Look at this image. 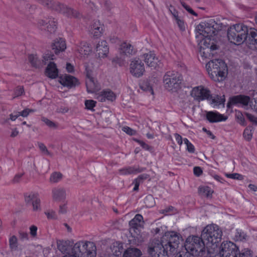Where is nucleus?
<instances>
[{"mask_svg": "<svg viewBox=\"0 0 257 257\" xmlns=\"http://www.w3.org/2000/svg\"><path fill=\"white\" fill-rule=\"evenodd\" d=\"M96 246L94 242L81 240L76 242L71 251L63 257H96Z\"/></svg>", "mask_w": 257, "mask_h": 257, "instance_id": "f257e3e1", "label": "nucleus"}, {"mask_svg": "<svg viewBox=\"0 0 257 257\" xmlns=\"http://www.w3.org/2000/svg\"><path fill=\"white\" fill-rule=\"evenodd\" d=\"M191 95L198 101L206 99L211 104H213L215 105L221 104L224 105L225 100L224 95L222 96H219L218 95L212 96L210 94V90L202 86L194 87L191 91Z\"/></svg>", "mask_w": 257, "mask_h": 257, "instance_id": "f03ea898", "label": "nucleus"}, {"mask_svg": "<svg viewBox=\"0 0 257 257\" xmlns=\"http://www.w3.org/2000/svg\"><path fill=\"white\" fill-rule=\"evenodd\" d=\"M220 257H250V250L244 249L240 251L236 245L231 241H223L219 247Z\"/></svg>", "mask_w": 257, "mask_h": 257, "instance_id": "7ed1b4c3", "label": "nucleus"}, {"mask_svg": "<svg viewBox=\"0 0 257 257\" xmlns=\"http://www.w3.org/2000/svg\"><path fill=\"white\" fill-rule=\"evenodd\" d=\"M206 67L208 74L215 81H221L225 78L227 66L221 60H211L206 64Z\"/></svg>", "mask_w": 257, "mask_h": 257, "instance_id": "20e7f679", "label": "nucleus"}, {"mask_svg": "<svg viewBox=\"0 0 257 257\" xmlns=\"http://www.w3.org/2000/svg\"><path fill=\"white\" fill-rule=\"evenodd\" d=\"M205 242L202 236H189L185 241V247L186 251L194 256H202L205 252Z\"/></svg>", "mask_w": 257, "mask_h": 257, "instance_id": "39448f33", "label": "nucleus"}, {"mask_svg": "<svg viewBox=\"0 0 257 257\" xmlns=\"http://www.w3.org/2000/svg\"><path fill=\"white\" fill-rule=\"evenodd\" d=\"M248 33V28L242 24H236L227 31L228 40L234 44H240L244 42Z\"/></svg>", "mask_w": 257, "mask_h": 257, "instance_id": "423d86ee", "label": "nucleus"}, {"mask_svg": "<svg viewBox=\"0 0 257 257\" xmlns=\"http://www.w3.org/2000/svg\"><path fill=\"white\" fill-rule=\"evenodd\" d=\"M222 236V231L216 224L207 225L203 230L201 236L206 244H215L220 241Z\"/></svg>", "mask_w": 257, "mask_h": 257, "instance_id": "0eeeda50", "label": "nucleus"}, {"mask_svg": "<svg viewBox=\"0 0 257 257\" xmlns=\"http://www.w3.org/2000/svg\"><path fill=\"white\" fill-rule=\"evenodd\" d=\"M221 27L212 19L202 23L196 27L197 38H202L203 37H211L215 35L216 32L221 29Z\"/></svg>", "mask_w": 257, "mask_h": 257, "instance_id": "6e6552de", "label": "nucleus"}, {"mask_svg": "<svg viewBox=\"0 0 257 257\" xmlns=\"http://www.w3.org/2000/svg\"><path fill=\"white\" fill-rule=\"evenodd\" d=\"M161 240L164 245V249H167L170 255L176 251L180 241L182 240V237L176 232L168 231L163 236Z\"/></svg>", "mask_w": 257, "mask_h": 257, "instance_id": "1a4fd4ad", "label": "nucleus"}, {"mask_svg": "<svg viewBox=\"0 0 257 257\" xmlns=\"http://www.w3.org/2000/svg\"><path fill=\"white\" fill-rule=\"evenodd\" d=\"M198 43V49L200 55L205 58H209L213 55V52L218 49L213 41L209 37H203Z\"/></svg>", "mask_w": 257, "mask_h": 257, "instance_id": "9d476101", "label": "nucleus"}, {"mask_svg": "<svg viewBox=\"0 0 257 257\" xmlns=\"http://www.w3.org/2000/svg\"><path fill=\"white\" fill-rule=\"evenodd\" d=\"M163 82L165 88L176 92L181 88V78L177 73L168 71L164 76Z\"/></svg>", "mask_w": 257, "mask_h": 257, "instance_id": "9b49d317", "label": "nucleus"}, {"mask_svg": "<svg viewBox=\"0 0 257 257\" xmlns=\"http://www.w3.org/2000/svg\"><path fill=\"white\" fill-rule=\"evenodd\" d=\"M162 241L154 239L148 245L147 251L151 257H169L167 249H164Z\"/></svg>", "mask_w": 257, "mask_h": 257, "instance_id": "f8f14e48", "label": "nucleus"}, {"mask_svg": "<svg viewBox=\"0 0 257 257\" xmlns=\"http://www.w3.org/2000/svg\"><path fill=\"white\" fill-rule=\"evenodd\" d=\"M86 86L89 93H94L100 89V86L97 81L92 77V71L86 67Z\"/></svg>", "mask_w": 257, "mask_h": 257, "instance_id": "ddd939ff", "label": "nucleus"}, {"mask_svg": "<svg viewBox=\"0 0 257 257\" xmlns=\"http://www.w3.org/2000/svg\"><path fill=\"white\" fill-rule=\"evenodd\" d=\"M130 69L131 73L136 77L142 76L145 71L144 64L139 59L131 61Z\"/></svg>", "mask_w": 257, "mask_h": 257, "instance_id": "4468645a", "label": "nucleus"}, {"mask_svg": "<svg viewBox=\"0 0 257 257\" xmlns=\"http://www.w3.org/2000/svg\"><path fill=\"white\" fill-rule=\"evenodd\" d=\"M57 21L54 18H48L45 20H41L38 24L42 30L48 32L49 34H53L57 29Z\"/></svg>", "mask_w": 257, "mask_h": 257, "instance_id": "2eb2a0df", "label": "nucleus"}, {"mask_svg": "<svg viewBox=\"0 0 257 257\" xmlns=\"http://www.w3.org/2000/svg\"><path fill=\"white\" fill-rule=\"evenodd\" d=\"M248 47L251 49H257V31L255 29L248 30L245 41Z\"/></svg>", "mask_w": 257, "mask_h": 257, "instance_id": "dca6fc26", "label": "nucleus"}, {"mask_svg": "<svg viewBox=\"0 0 257 257\" xmlns=\"http://www.w3.org/2000/svg\"><path fill=\"white\" fill-rule=\"evenodd\" d=\"M249 102L250 97L249 96L244 95H238L230 98L229 102L227 103V106L229 107L230 104H240L244 106H247Z\"/></svg>", "mask_w": 257, "mask_h": 257, "instance_id": "f3484780", "label": "nucleus"}, {"mask_svg": "<svg viewBox=\"0 0 257 257\" xmlns=\"http://www.w3.org/2000/svg\"><path fill=\"white\" fill-rule=\"evenodd\" d=\"M143 58H144L145 62L149 67L156 68L160 65V60L152 52L144 54L143 56Z\"/></svg>", "mask_w": 257, "mask_h": 257, "instance_id": "a211bd4d", "label": "nucleus"}, {"mask_svg": "<svg viewBox=\"0 0 257 257\" xmlns=\"http://www.w3.org/2000/svg\"><path fill=\"white\" fill-rule=\"evenodd\" d=\"M59 82L62 85L68 87H74L79 84L76 78L67 74L61 76L59 78Z\"/></svg>", "mask_w": 257, "mask_h": 257, "instance_id": "6ab92c4d", "label": "nucleus"}, {"mask_svg": "<svg viewBox=\"0 0 257 257\" xmlns=\"http://www.w3.org/2000/svg\"><path fill=\"white\" fill-rule=\"evenodd\" d=\"M52 199L56 202L64 200L66 198V190L61 187H56L52 190Z\"/></svg>", "mask_w": 257, "mask_h": 257, "instance_id": "aec40b11", "label": "nucleus"}, {"mask_svg": "<svg viewBox=\"0 0 257 257\" xmlns=\"http://www.w3.org/2000/svg\"><path fill=\"white\" fill-rule=\"evenodd\" d=\"M96 51L99 57H105L109 52L107 42L104 40L98 42L96 46Z\"/></svg>", "mask_w": 257, "mask_h": 257, "instance_id": "412c9836", "label": "nucleus"}, {"mask_svg": "<svg viewBox=\"0 0 257 257\" xmlns=\"http://www.w3.org/2000/svg\"><path fill=\"white\" fill-rule=\"evenodd\" d=\"M206 118L211 123L226 120L227 117L218 112L208 111L206 113Z\"/></svg>", "mask_w": 257, "mask_h": 257, "instance_id": "4be33fe9", "label": "nucleus"}, {"mask_svg": "<svg viewBox=\"0 0 257 257\" xmlns=\"http://www.w3.org/2000/svg\"><path fill=\"white\" fill-rule=\"evenodd\" d=\"M115 94L110 90H105L101 91L100 94H97L96 98L100 102H104L106 99L110 101H113L115 99Z\"/></svg>", "mask_w": 257, "mask_h": 257, "instance_id": "5701e85b", "label": "nucleus"}, {"mask_svg": "<svg viewBox=\"0 0 257 257\" xmlns=\"http://www.w3.org/2000/svg\"><path fill=\"white\" fill-rule=\"evenodd\" d=\"M58 249L62 253L70 252L73 248L71 242L69 240H59L57 242Z\"/></svg>", "mask_w": 257, "mask_h": 257, "instance_id": "b1692460", "label": "nucleus"}, {"mask_svg": "<svg viewBox=\"0 0 257 257\" xmlns=\"http://www.w3.org/2000/svg\"><path fill=\"white\" fill-rule=\"evenodd\" d=\"M52 48L55 53L58 54L59 52L64 51L66 48L65 42L62 38L57 39L52 44Z\"/></svg>", "mask_w": 257, "mask_h": 257, "instance_id": "393cba45", "label": "nucleus"}, {"mask_svg": "<svg viewBox=\"0 0 257 257\" xmlns=\"http://www.w3.org/2000/svg\"><path fill=\"white\" fill-rule=\"evenodd\" d=\"M46 75L49 78H55L58 76V70L56 64L54 62H50L48 65L46 70Z\"/></svg>", "mask_w": 257, "mask_h": 257, "instance_id": "a878e982", "label": "nucleus"}, {"mask_svg": "<svg viewBox=\"0 0 257 257\" xmlns=\"http://www.w3.org/2000/svg\"><path fill=\"white\" fill-rule=\"evenodd\" d=\"M103 30V25H102L99 21L95 20L93 22L91 26L90 31L94 37H100L102 34Z\"/></svg>", "mask_w": 257, "mask_h": 257, "instance_id": "bb28decb", "label": "nucleus"}, {"mask_svg": "<svg viewBox=\"0 0 257 257\" xmlns=\"http://www.w3.org/2000/svg\"><path fill=\"white\" fill-rule=\"evenodd\" d=\"M142 255L141 251L135 247H130L124 251L123 257H140Z\"/></svg>", "mask_w": 257, "mask_h": 257, "instance_id": "cd10ccee", "label": "nucleus"}, {"mask_svg": "<svg viewBox=\"0 0 257 257\" xmlns=\"http://www.w3.org/2000/svg\"><path fill=\"white\" fill-rule=\"evenodd\" d=\"M130 232L132 236L135 238H139L142 235L143 227L141 224L137 225H130Z\"/></svg>", "mask_w": 257, "mask_h": 257, "instance_id": "c85d7f7f", "label": "nucleus"}, {"mask_svg": "<svg viewBox=\"0 0 257 257\" xmlns=\"http://www.w3.org/2000/svg\"><path fill=\"white\" fill-rule=\"evenodd\" d=\"M145 170V168H136L135 167H130L120 169L118 170L119 173L121 175H126L128 174H136L141 173Z\"/></svg>", "mask_w": 257, "mask_h": 257, "instance_id": "c756f323", "label": "nucleus"}, {"mask_svg": "<svg viewBox=\"0 0 257 257\" xmlns=\"http://www.w3.org/2000/svg\"><path fill=\"white\" fill-rule=\"evenodd\" d=\"M151 80H146L142 82L140 85V88L147 93H149L152 95L154 94L153 84L151 83Z\"/></svg>", "mask_w": 257, "mask_h": 257, "instance_id": "7c9ffc66", "label": "nucleus"}, {"mask_svg": "<svg viewBox=\"0 0 257 257\" xmlns=\"http://www.w3.org/2000/svg\"><path fill=\"white\" fill-rule=\"evenodd\" d=\"M121 52L126 56H131L136 53L134 47L130 44L123 43L121 46Z\"/></svg>", "mask_w": 257, "mask_h": 257, "instance_id": "2f4dec72", "label": "nucleus"}, {"mask_svg": "<svg viewBox=\"0 0 257 257\" xmlns=\"http://www.w3.org/2000/svg\"><path fill=\"white\" fill-rule=\"evenodd\" d=\"M77 51L82 55H88L91 52V48L85 42H82L78 46Z\"/></svg>", "mask_w": 257, "mask_h": 257, "instance_id": "473e14b6", "label": "nucleus"}, {"mask_svg": "<svg viewBox=\"0 0 257 257\" xmlns=\"http://www.w3.org/2000/svg\"><path fill=\"white\" fill-rule=\"evenodd\" d=\"M28 60L33 67L40 68L42 67L41 61L37 55L31 54L28 56Z\"/></svg>", "mask_w": 257, "mask_h": 257, "instance_id": "72a5a7b5", "label": "nucleus"}, {"mask_svg": "<svg viewBox=\"0 0 257 257\" xmlns=\"http://www.w3.org/2000/svg\"><path fill=\"white\" fill-rule=\"evenodd\" d=\"M169 11L172 14L174 18L176 20V22L180 29L181 30H184L185 28L184 22L182 19H181L180 17H179L178 11L175 8H173V10H171V9H169Z\"/></svg>", "mask_w": 257, "mask_h": 257, "instance_id": "f704fd0d", "label": "nucleus"}, {"mask_svg": "<svg viewBox=\"0 0 257 257\" xmlns=\"http://www.w3.org/2000/svg\"><path fill=\"white\" fill-rule=\"evenodd\" d=\"M64 15L68 18H79L80 13L76 10H75L71 8L68 7L67 6L63 13Z\"/></svg>", "mask_w": 257, "mask_h": 257, "instance_id": "c9c22d12", "label": "nucleus"}, {"mask_svg": "<svg viewBox=\"0 0 257 257\" xmlns=\"http://www.w3.org/2000/svg\"><path fill=\"white\" fill-rule=\"evenodd\" d=\"M55 59V56L50 52H47L43 56V59L41 60L42 67L47 64L48 65L50 62H52L51 60Z\"/></svg>", "mask_w": 257, "mask_h": 257, "instance_id": "e433bc0d", "label": "nucleus"}, {"mask_svg": "<svg viewBox=\"0 0 257 257\" xmlns=\"http://www.w3.org/2000/svg\"><path fill=\"white\" fill-rule=\"evenodd\" d=\"M63 177V175L59 172H54L50 176L49 181L52 183H56L60 181Z\"/></svg>", "mask_w": 257, "mask_h": 257, "instance_id": "4c0bfd02", "label": "nucleus"}, {"mask_svg": "<svg viewBox=\"0 0 257 257\" xmlns=\"http://www.w3.org/2000/svg\"><path fill=\"white\" fill-rule=\"evenodd\" d=\"M66 6L58 2H55L53 4L52 9L59 13H63Z\"/></svg>", "mask_w": 257, "mask_h": 257, "instance_id": "58836bf2", "label": "nucleus"}, {"mask_svg": "<svg viewBox=\"0 0 257 257\" xmlns=\"http://www.w3.org/2000/svg\"><path fill=\"white\" fill-rule=\"evenodd\" d=\"M212 191L207 186L201 187L199 188V193L200 195L209 197L211 196Z\"/></svg>", "mask_w": 257, "mask_h": 257, "instance_id": "ea45409f", "label": "nucleus"}, {"mask_svg": "<svg viewBox=\"0 0 257 257\" xmlns=\"http://www.w3.org/2000/svg\"><path fill=\"white\" fill-rule=\"evenodd\" d=\"M38 198V195L35 193H30L26 194L25 196V201L27 204H32V203Z\"/></svg>", "mask_w": 257, "mask_h": 257, "instance_id": "a19ab883", "label": "nucleus"}, {"mask_svg": "<svg viewBox=\"0 0 257 257\" xmlns=\"http://www.w3.org/2000/svg\"><path fill=\"white\" fill-rule=\"evenodd\" d=\"M123 251V247L121 244H118L117 245H113L112 247V251L113 254L116 256L121 255Z\"/></svg>", "mask_w": 257, "mask_h": 257, "instance_id": "79ce46f5", "label": "nucleus"}, {"mask_svg": "<svg viewBox=\"0 0 257 257\" xmlns=\"http://www.w3.org/2000/svg\"><path fill=\"white\" fill-rule=\"evenodd\" d=\"M10 247L12 250H16L18 248V239L15 235H13L9 239Z\"/></svg>", "mask_w": 257, "mask_h": 257, "instance_id": "37998d69", "label": "nucleus"}, {"mask_svg": "<svg viewBox=\"0 0 257 257\" xmlns=\"http://www.w3.org/2000/svg\"><path fill=\"white\" fill-rule=\"evenodd\" d=\"M234 234V239L235 241H242L246 239V234L241 231L236 230Z\"/></svg>", "mask_w": 257, "mask_h": 257, "instance_id": "c03bdc74", "label": "nucleus"}, {"mask_svg": "<svg viewBox=\"0 0 257 257\" xmlns=\"http://www.w3.org/2000/svg\"><path fill=\"white\" fill-rule=\"evenodd\" d=\"M143 219V216L141 214H138L135 216L134 219L130 221L129 225H137V224H140V222Z\"/></svg>", "mask_w": 257, "mask_h": 257, "instance_id": "a18cd8bd", "label": "nucleus"}, {"mask_svg": "<svg viewBox=\"0 0 257 257\" xmlns=\"http://www.w3.org/2000/svg\"><path fill=\"white\" fill-rule=\"evenodd\" d=\"M40 202H41L40 199L38 197L32 203V205L33 206V210L34 211H41V208Z\"/></svg>", "mask_w": 257, "mask_h": 257, "instance_id": "49530a36", "label": "nucleus"}, {"mask_svg": "<svg viewBox=\"0 0 257 257\" xmlns=\"http://www.w3.org/2000/svg\"><path fill=\"white\" fill-rule=\"evenodd\" d=\"M184 142L186 145L187 150L190 153H194L195 152V147L192 144H191L187 139H184Z\"/></svg>", "mask_w": 257, "mask_h": 257, "instance_id": "de8ad7c7", "label": "nucleus"}, {"mask_svg": "<svg viewBox=\"0 0 257 257\" xmlns=\"http://www.w3.org/2000/svg\"><path fill=\"white\" fill-rule=\"evenodd\" d=\"M243 137L244 138L249 141H250L252 138V133L251 132V130L250 128H246L243 132Z\"/></svg>", "mask_w": 257, "mask_h": 257, "instance_id": "09e8293b", "label": "nucleus"}, {"mask_svg": "<svg viewBox=\"0 0 257 257\" xmlns=\"http://www.w3.org/2000/svg\"><path fill=\"white\" fill-rule=\"evenodd\" d=\"M145 202L146 205L148 207L153 206L155 204L154 199L152 195H149L145 198Z\"/></svg>", "mask_w": 257, "mask_h": 257, "instance_id": "8fccbe9b", "label": "nucleus"}, {"mask_svg": "<svg viewBox=\"0 0 257 257\" xmlns=\"http://www.w3.org/2000/svg\"><path fill=\"white\" fill-rule=\"evenodd\" d=\"M39 148L42 153L45 155H47L50 156H52V154L47 149L45 145L43 143H39L38 144Z\"/></svg>", "mask_w": 257, "mask_h": 257, "instance_id": "3c124183", "label": "nucleus"}, {"mask_svg": "<svg viewBox=\"0 0 257 257\" xmlns=\"http://www.w3.org/2000/svg\"><path fill=\"white\" fill-rule=\"evenodd\" d=\"M24 92L23 87L20 86L17 87L15 90L14 98L22 95L24 94Z\"/></svg>", "mask_w": 257, "mask_h": 257, "instance_id": "603ef678", "label": "nucleus"}, {"mask_svg": "<svg viewBox=\"0 0 257 257\" xmlns=\"http://www.w3.org/2000/svg\"><path fill=\"white\" fill-rule=\"evenodd\" d=\"M42 120L46 125L51 128H56L58 127V125L55 122L49 120L47 118L43 117Z\"/></svg>", "mask_w": 257, "mask_h": 257, "instance_id": "864d4df0", "label": "nucleus"}, {"mask_svg": "<svg viewBox=\"0 0 257 257\" xmlns=\"http://www.w3.org/2000/svg\"><path fill=\"white\" fill-rule=\"evenodd\" d=\"M225 176L227 178H229L233 179L242 180L243 179V176L241 175L238 173L226 174Z\"/></svg>", "mask_w": 257, "mask_h": 257, "instance_id": "5fc2aeb1", "label": "nucleus"}, {"mask_svg": "<svg viewBox=\"0 0 257 257\" xmlns=\"http://www.w3.org/2000/svg\"><path fill=\"white\" fill-rule=\"evenodd\" d=\"M96 102L93 100H86L85 101L86 108L88 109L92 110L93 107L95 106Z\"/></svg>", "mask_w": 257, "mask_h": 257, "instance_id": "6e6d98bb", "label": "nucleus"}, {"mask_svg": "<svg viewBox=\"0 0 257 257\" xmlns=\"http://www.w3.org/2000/svg\"><path fill=\"white\" fill-rule=\"evenodd\" d=\"M39 2L45 7L52 9L53 4L55 3L53 0H39Z\"/></svg>", "mask_w": 257, "mask_h": 257, "instance_id": "4d7b16f0", "label": "nucleus"}, {"mask_svg": "<svg viewBox=\"0 0 257 257\" xmlns=\"http://www.w3.org/2000/svg\"><path fill=\"white\" fill-rule=\"evenodd\" d=\"M175 257H195L194 255H193V254L190 253L188 251H186V252L182 251L179 252L177 253Z\"/></svg>", "mask_w": 257, "mask_h": 257, "instance_id": "13d9d810", "label": "nucleus"}, {"mask_svg": "<svg viewBox=\"0 0 257 257\" xmlns=\"http://www.w3.org/2000/svg\"><path fill=\"white\" fill-rule=\"evenodd\" d=\"M122 130L126 134L130 136H134L136 134V131L132 129L131 128L127 126L123 127Z\"/></svg>", "mask_w": 257, "mask_h": 257, "instance_id": "bf43d9fd", "label": "nucleus"}, {"mask_svg": "<svg viewBox=\"0 0 257 257\" xmlns=\"http://www.w3.org/2000/svg\"><path fill=\"white\" fill-rule=\"evenodd\" d=\"M181 4L182 6L185 9V10L188 11L190 14L197 16V14L190 7L187 6L184 2H181Z\"/></svg>", "mask_w": 257, "mask_h": 257, "instance_id": "052dcab7", "label": "nucleus"}, {"mask_svg": "<svg viewBox=\"0 0 257 257\" xmlns=\"http://www.w3.org/2000/svg\"><path fill=\"white\" fill-rule=\"evenodd\" d=\"M67 202H66L63 204H61L59 206V210H58L59 213L65 214L67 212Z\"/></svg>", "mask_w": 257, "mask_h": 257, "instance_id": "680f3d73", "label": "nucleus"}, {"mask_svg": "<svg viewBox=\"0 0 257 257\" xmlns=\"http://www.w3.org/2000/svg\"><path fill=\"white\" fill-rule=\"evenodd\" d=\"M150 176L147 174H143L138 176V177L135 180L141 183L143 182L144 180L147 179L149 178Z\"/></svg>", "mask_w": 257, "mask_h": 257, "instance_id": "e2e57ef3", "label": "nucleus"}, {"mask_svg": "<svg viewBox=\"0 0 257 257\" xmlns=\"http://www.w3.org/2000/svg\"><path fill=\"white\" fill-rule=\"evenodd\" d=\"M24 173H18V174H17L16 175H15V176H14V177L13 178V179L12 180V182L13 183H18L20 182V181L21 180V178L23 177V176L24 175Z\"/></svg>", "mask_w": 257, "mask_h": 257, "instance_id": "0e129e2a", "label": "nucleus"}, {"mask_svg": "<svg viewBox=\"0 0 257 257\" xmlns=\"http://www.w3.org/2000/svg\"><path fill=\"white\" fill-rule=\"evenodd\" d=\"M37 227L33 225L30 227V233L32 237H36L37 236Z\"/></svg>", "mask_w": 257, "mask_h": 257, "instance_id": "69168bd1", "label": "nucleus"}, {"mask_svg": "<svg viewBox=\"0 0 257 257\" xmlns=\"http://www.w3.org/2000/svg\"><path fill=\"white\" fill-rule=\"evenodd\" d=\"M236 117L238 119V122L241 125L244 124L245 119L242 115V114L240 112H238L236 114Z\"/></svg>", "mask_w": 257, "mask_h": 257, "instance_id": "338daca9", "label": "nucleus"}, {"mask_svg": "<svg viewBox=\"0 0 257 257\" xmlns=\"http://www.w3.org/2000/svg\"><path fill=\"white\" fill-rule=\"evenodd\" d=\"M193 172L196 176H200L202 173V170L200 167H195L193 169Z\"/></svg>", "mask_w": 257, "mask_h": 257, "instance_id": "774afa93", "label": "nucleus"}]
</instances>
